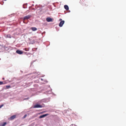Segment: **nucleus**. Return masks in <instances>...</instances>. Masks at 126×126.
<instances>
[{"mask_svg": "<svg viewBox=\"0 0 126 126\" xmlns=\"http://www.w3.org/2000/svg\"><path fill=\"white\" fill-rule=\"evenodd\" d=\"M64 21H61L59 24V26L60 27H62L63 24H64Z\"/></svg>", "mask_w": 126, "mask_h": 126, "instance_id": "1", "label": "nucleus"}, {"mask_svg": "<svg viewBox=\"0 0 126 126\" xmlns=\"http://www.w3.org/2000/svg\"><path fill=\"white\" fill-rule=\"evenodd\" d=\"M42 106L38 104L34 106V108H42Z\"/></svg>", "mask_w": 126, "mask_h": 126, "instance_id": "2", "label": "nucleus"}, {"mask_svg": "<svg viewBox=\"0 0 126 126\" xmlns=\"http://www.w3.org/2000/svg\"><path fill=\"white\" fill-rule=\"evenodd\" d=\"M49 114H45L43 115H41V116H40L39 117V118H43L44 117H45V116H47Z\"/></svg>", "mask_w": 126, "mask_h": 126, "instance_id": "3", "label": "nucleus"}, {"mask_svg": "<svg viewBox=\"0 0 126 126\" xmlns=\"http://www.w3.org/2000/svg\"><path fill=\"white\" fill-rule=\"evenodd\" d=\"M46 20L48 22H52L53 21V19L50 17H47L46 18Z\"/></svg>", "mask_w": 126, "mask_h": 126, "instance_id": "4", "label": "nucleus"}, {"mask_svg": "<svg viewBox=\"0 0 126 126\" xmlns=\"http://www.w3.org/2000/svg\"><path fill=\"white\" fill-rule=\"evenodd\" d=\"M16 115H14L11 116L9 118V120H12L14 119L16 117Z\"/></svg>", "mask_w": 126, "mask_h": 126, "instance_id": "5", "label": "nucleus"}, {"mask_svg": "<svg viewBox=\"0 0 126 126\" xmlns=\"http://www.w3.org/2000/svg\"><path fill=\"white\" fill-rule=\"evenodd\" d=\"M16 52L17 53L20 54H22L23 53V52L22 51L19 50H17L16 51Z\"/></svg>", "mask_w": 126, "mask_h": 126, "instance_id": "6", "label": "nucleus"}, {"mask_svg": "<svg viewBox=\"0 0 126 126\" xmlns=\"http://www.w3.org/2000/svg\"><path fill=\"white\" fill-rule=\"evenodd\" d=\"M33 41L32 42V44L34 43L37 41L36 37H33Z\"/></svg>", "mask_w": 126, "mask_h": 126, "instance_id": "7", "label": "nucleus"}, {"mask_svg": "<svg viewBox=\"0 0 126 126\" xmlns=\"http://www.w3.org/2000/svg\"><path fill=\"white\" fill-rule=\"evenodd\" d=\"M30 18V16H25L24 18V20L26 19H28Z\"/></svg>", "mask_w": 126, "mask_h": 126, "instance_id": "8", "label": "nucleus"}, {"mask_svg": "<svg viewBox=\"0 0 126 126\" xmlns=\"http://www.w3.org/2000/svg\"><path fill=\"white\" fill-rule=\"evenodd\" d=\"M64 8L66 10H68L69 9V7L67 5H64Z\"/></svg>", "mask_w": 126, "mask_h": 126, "instance_id": "9", "label": "nucleus"}, {"mask_svg": "<svg viewBox=\"0 0 126 126\" xmlns=\"http://www.w3.org/2000/svg\"><path fill=\"white\" fill-rule=\"evenodd\" d=\"M27 4L25 3L23 5V8H27Z\"/></svg>", "mask_w": 126, "mask_h": 126, "instance_id": "10", "label": "nucleus"}, {"mask_svg": "<svg viewBox=\"0 0 126 126\" xmlns=\"http://www.w3.org/2000/svg\"><path fill=\"white\" fill-rule=\"evenodd\" d=\"M5 37L6 38H11V37L10 34H8L6 35Z\"/></svg>", "mask_w": 126, "mask_h": 126, "instance_id": "11", "label": "nucleus"}, {"mask_svg": "<svg viewBox=\"0 0 126 126\" xmlns=\"http://www.w3.org/2000/svg\"><path fill=\"white\" fill-rule=\"evenodd\" d=\"M7 123L6 122H3L2 124L1 125V126H5L6 124Z\"/></svg>", "mask_w": 126, "mask_h": 126, "instance_id": "12", "label": "nucleus"}, {"mask_svg": "<svg viewBox=\"0 0 126 126\" xmlns=\"http://www.w3.org/2000/svg\"><path fill=\"white\" fill-rule=\"evenodd\" d=\"M37 29V28L35 27H32V30L33 31H35Z\"/></svg>", "mask_w": 126, "mask_h": 126, "instance_id": "13", "label": "nucleus"}, {"mask_svg": "<svg viewBox=\"0 0 126 126\" xmlns=\"http://www.w3.org/2000/svg\"><path fill=\"white\" fill-rule=\"evenodd\" d=\"M29 48H25L24 50L26 51H28L29 50Z\"/></svg>", "mask_w": 126, "mask_h": 126, "instance_id": "14", "label": "nucleus"}, {"mask_svg": "<svg viewBox=\"0 0 126 126\" xmlns=\"http://www.w3.org/2000/svg\"><path fill=\"white\" fill-rule=\"evenodd\" d=\"M4 49L5 50H8V47H6V46H5L4 47Z\"/></svg>", "mask_w": 126, "mask_h": 126, "instance_id": "15", "label": "nucleus"}, {"mask_svg": "<svg viewBox=\"0 0 126 126\" xmlns=\"http://www.w3.org/2000/svg\"><path fill=\"white\" fill-rule=\"evenodd\" d=\"M6 87L7 89H8L10 87H11V86L10 85H7L6 86Z\"/></svg>", "mask_w": 126, "mask_h": 126, "instance_id": "16", "label": "nucleus"}, {"mask_svg": "<svg viewBox=\"0 0 126 126\" xmlns=\"http://www.w3.org/2000/svg\"><path fill=\"white\" fill-rule=\"evenodd\" d=\"M26 53L27 54V55H30L29 56V57L31 56V54L30 53Z\"/></svg>", "mask_w": 126, "mask_h": 126, "instance_id": "17", "label": "nucleus"}, {"mask_svg": "<svg viewBox=\"0 0 126 126\" xmlns=\"http://www.w3.org/2000/svg\"><path fill=\"white\" fill-rule=\"evenodd\" d=\"M3 84V82L2 81H0V85H1Z\"/></svg>", "mask_w": 126, "mask_h": 126, "instance_id": "18", "label": "nucleus"}, {"mask_svg": "<svg viewBox=\"0 0 126 126\" xmlns=\"http://www.w3.org/2000/svg\"><path fill=\"white\" fill-rule=\"evenodd\" d=\"M29 97L25 98L24 99V100H28L29 99Z\"/></svg>", "mask_w": 126, "mask_h": 126, "instance_id": "19", "label": "nucleus"}, {"mask_svg": "<svg viewBox=\"0 0 126 126\" xmlns=\"http://www.w3.org/2000/svg\"><path fill=\"white\" fill-rule=\"evenodd\" d=\"M3 106V105L2 104L0 106V108H1L2 106Z\"/></svg>", "mask_w": 126, "mask_h": 126, "instance_id": "20", "label": "nucleus"}, {"mask_svg": "<svg viewBox=\"0 0 126 126\" xmlns=\"http://www.w3.org/2000/svg\"><path fill=\"white\" fill-rule=\"evenodd\" d=\"M27 115L26 114H25V115L24 116H23V117L24 118H25V117H26L27 116Z\"/></svg>", "mask_w": 126, "mask_h": 126, "instance_id": "21", "label": "nucleus"}, {"mask_svg": "<svg viewBox=\"0 0 126 126\" xmlns=\"http://www.w3.org/2000/svg\"><path fill=\"white\" fill-rule=\"evenodd\" d=\"M60 20L61 21V20H62V19H60Z\"/></svg>", "mask_w": 126, "mask_h": 126, "instance_id": "22", "label": "nucleus"}, {"mask_svg": "<svg viewBox=\"0 0 126 126\" xmlns=\"http://www.w3.org/2000/svg\"><path fill=\"white\" fill-rule=\"evenodd\" d=\"M2 79H3L4 80V78H2Z\"/></svg>", "mask_w": 126, "mask_h": 126, "instance_id": "23", "label": "nucleus"}, {"mask_svg": "<svg viewBox=\"0 0 126 126\" xmlns=\"http://www.w3.org/2000/svg\"><path fill=\"white\" fill-rule=\"evenodd\" d=\"M31 65L32 64V62L31 63Z\"/></svg>", "mask_w": 126, "mask_h": 126, "instance_id": "24", "label": "nucleus"}, {"mask_svg": "<svg viewBox=\"0 0 126 126\" xmlns=\"http://www.w3.org/2000/svg\"><path fill=\"white\" fill-rule=\"evenodd\" d=\"M33 5V4H32V6Z\"/></svg>", "mask_w": 126, "mask_h": 126, "instance_id": "25", "label": "nucleus"}]
</instances>
